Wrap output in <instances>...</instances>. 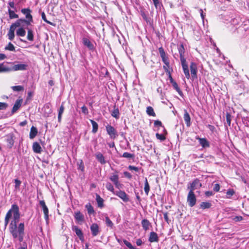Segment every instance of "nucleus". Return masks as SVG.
<instances>
[{
  "mask_svg": "<svg viewBox=\"0 0 249 249\" xmlns=\"http://www.w3.org/2000/svg\"><path fill=\"white\" fill-rule=\"evenodd\" d=\"M20 219L19 209L18 205L12 204L10 209L7 212L4 218V229H5L9 223V231L14 239L17 238V235L19 234V230L24 231V223H20L17 225Z\"/></svg>",
  "mask_w": 249,
  "mask_h": 249,
  "instance_id": "f257e3e1",
  "label": "nucleus"
},
{
  "mask_svg": "<svg viewBox=\"0 0 249 249\" xmlns=\"http://www.w3.org/2000/svg\"><path fill=\"white\" fill-rule=\"evenodd\" d=\"M21 13L25 16L26 19L19 18L16 20L21 26L23 24H25L27 26L31 25V22H33V17L31 15L32 10L29 8H23L21 10Z\"/></svg>",
  "mask_w": 249,
  "mask_h": 249,
  "instance_id": "f03ea898",
  "label": "nucleus"
},
{
  "mask_svg": "<svg viewBox=\"0 0 249 249\" xmlns=\"http://www.w3.org/2000/svg\"><path fill=\"white\" fill-rule=\"evenodd\" d=\"M21 26L18 22H15L14 23H12L10 27L9 30L8 31L7 36L8 39L11 41H12L15 37V31L16 28L18 27Z\"/></svg>",
  "mask_w": 249,
  "mask_h": 249,
  "instance_id": "7ed1b4c3",
  "label": "nucleus"
},
{
  "mask_svg": "<svg viewBox=\"0 0 249 249\" xmlns=\"http://www.w3.org/2000/svg\"><path fill=\"white\" fill-rule=\"evenodd\" d=\"M187 202L190 207H192L196 205V198L194 192H189L187 197Z\"/></svg>",
  "mask_w": 249,
  "mask_h": 249,
  "instance_id": "20e7f679",
  "label": "nucleus"
},
{
  "mask_svg": "<svg viewBox=\"0 0 249 249\" xmlns=\"http://www.w3.org/2000/svg\"><path fill=\"white\" fill-rule=\"evenodd\" d=\"M202 186V184L198 178L195 179L190 185H188L187 189L189 191L194 192L196 189H199Z\"/></svg>",
  "mask_w": 249,
  "mask_h": 249,
  "instance_id": "39448f33",
  "label": "nucleus"
},
{
  "mask_svg": "<svg viewBox=\"0 0 249 249\" xmlns=\"http://www.w3.org/2000/svg\"><path fill=\"white\" fill-rule=\"evenodd\" d=\"M106 129L107 133L109 135L111 139H115L118 136L117 131L112 126L107 125L106 126Z\"/></svg>",
  "mask_w": 249,
  "mask_h": 249,
  "instance_id": "423d86ee",
  "label": "nucleus"
},
{
  "mask_svg": "<svg viewBox=\"0 0 249 249\" xmlns=\"http://www.w3.org/2000/svg\"><path fill=\"white\" fill-rule=\"evenodd\" d=\"M5 141L7 142V146L9 148H11L15 142V136L12 133H9L5 136Z\"/></svg>",
  "mask_w": 249,
  "mask_h": 249,
  "instance_id": "0eeeda50",
  "label": "nucleus"
},
{
  "mask_svg": "<svg viewBox=\"0 0 249 249\" xmlns=\"http://www.w3.org/2000/svg\"><path fill=\"white\" fill-rule=\"evenodd\" d=\"M28 65L26 64H17L10 67L11 71L27 70Z\"/></svg>",
  "mask_w": 249,
  "mask_h": 249,
  "instance_id": "6e6552de",
  "label": "nucleus"
},
{
  "mask_svg": "<svg viewBox=\"0 0 249 249\" xmlns=\"http://www.w3.org/2000/svg\"><path fill=\"white\" fill-rule=\"evenodd\" d=\"M159 52L160 54L162 61L167 67H169V61L168 57L166 56L164 50L162 47L159 48Z\"/></svg>",
  "mask_w": 249,
  "mask_h": 249,
  "instance_id": "1a4fd4ad",
  "label": "nucleus"
},
{
  "mask_svg": "<svg viewBox=\"0 0 249 249\" xmlns=\"http://www.w3.org/2000/svg\"><path fill=\"white\" fill-rule=\"evenodd\" d=\"M39 204L42 208V209L44 213V218L46 221L49 219V210L46 205L45 202L44 200H40L39 201Z\"/></svg>",
  "mask_w": 249,
  "mask_h": 249,
  "instance_id": "9d476101",
  "label": "nucleus"
},
{
  "mask_svg": "<svg viewBox=\"0 0 249 249\" xmlns=\"http://www.w3.org/2000/svg\"><path fill=\"white\" fill-rule=\"evenodd\" d=\"M191 74L193 79L197 77V69L196 64L194 62H191L190 66Z\"/></svg>",
  "mask_w": 249,
  "mask_h": 249,
  "instance_id": "9b49d317",
  "label": "nucleus"
},
{
  "mask_svg": "<svg viewBox=\"0 0 249 249\" xmlns=\"http://www.w3.org/2000/svg\"><path fill=\"white\" fill-rule=\"evenodd\" d=\"M114 194L119 196L125 202L129 201L128 196L124 191L120 190L119 191H116L115 193H114Z\"/></svg>",
  "mask_w": 249,
  "mask_h": 249,
  "instance_id": "f8f14e48",
  "label": "nucleus"
},
{
  "mask_svg": "<svg viewBox=\"0 0 249 249\" xmlns=\"http://www.w3.org/2000/svg\"><path fill=\"white\" fill-rule=\"evenodd\" d=\"M82 43L84 46H86L89 50L93 51L95 49V47L93 43L86 37L82 38Z\"/></svg>",
  "mask_w": 249,
  "mask_h": 249,
  "instance_id": "ddd939ff",
  "label": "nucleus"
},
{
  "mask_svg": "<svg viewBox=\"0 0 249 249\" xmlns=\"http://www.w3.org/2000/svg\"><path fill=\"white\" fill-rule=\"evenodd\" d=\"M74 217L76 221L80 224H81L84 221V216L80 211L76 212L74 213Z\"/></svg>",
  "mask_w": 249,
  "mask_h": 249,
  "instance_id": "4468645a",
  "label": "nucleus"
},
{
  "mask_svg": "<svg viewBox=\"0 0 249 249\" xmlns=\"http://www.w3.org/2000/svg\"><path fill=\"white\" fill-rule=\"evenodd\" d=\"M196 139L198 140L199 144L203 148H207L210 147V142L206 138H200L198 136H196Z\"/></svg>",
  "mask_w": 249,
  "mask_h": 249,
  "instance_id": "2eb2a0df",
  "label": "nucleus"
},
{
  "mask_svg": "<svg viewBox=\"0 0 249 249\" xmlns=\"http://www.w3.org/2000/svg\"><path fill=\"white\" fill-rule=\"evenodd\" d=\"M181 63L185 76L188 79H189L190 77V74L186 61L181 62Z\"/></svg>",
  "mask_w": 249,
  "mask_h": 249,
  "instance_id": "dca6fc26",
  "label": "nucleus"
},
{
  "mask_svg": "<svg viewBox=\"0 0 249 249\" xmlns=\"http://www.w3.org/2000/svg\"><path fill=\"white\" fill-rule=\"evenodd\" d=\"M90 230L93 236L97 235L99 232V226L96 223H93L90 226Z\"/></svg>",
  "mask_w": 249,
  "mask_h": 249,
  "instance_id": "f3484780",
  "label": "nucleus"
},
{
  "mask_svg": "<svg viewBox=\"0 0 249 249\" xmlns=\"http://www.w3.org/2000/svg\"><path fill=\"white\" fill-rule=\"evenodd\" d=\"M178 51L179 53L180 61H186V59L184 58V54L185 53V49L184 48L183 45L182 44H180L178 47Z\"/></svg>",
  "mask_w": 249,
  "mask_h": 249,
  "instance_id": "a211bd4d",
  "label": "nucleus"
},
{
  "mask_svg": "<svg viewBox=\"0 0 249 249\" xmlns=\"http://www.w3.org/2000/svg\"><path fill=\"white\" fill-rule=\"evenodd\" d=\"M22 102V99L17 100L16 101L11 111L12 114L15 113L19 108L21 107Z\"/></svg>",
  "mask_w": 249,
  "mask_h": 249,
  "instance_id": "6ab92c4d",
  "label": "nucleus"
},
{
  "mask_svg": "<svg viewBox=\"0 0 249 249\" xmlns=\"http://www.w3.org/2000/svg\"><path fill=\"white\" fill-rule=\"evenodd\" d=\"M72 230L74 231L80 240L83 239V234L82 231L77 226H72Z\"/></svg>",
  "mask_w": 249,
  "mask_h": 249,
  "instance_id": "aec40b11",
  "label": "nucleus"
},
{
  "mask_svg": "<svg viewBox=\"0 0 249 249\" xmlns=\"http://www.w3.org/2000/svg\"><path fill=\"white\" fill-rule=\"evenodd\" d=\"M25 24H23V25L20 27H18L19 28L16 31V35L18 36H24L26 35V31L25 28H24V26Z\"/></svg>",
  "mask_w": 249,
  "mask_h": 249,
  "instance_id": "412c9836",
  "label": "nucleus"
},
{
  "mask_svg": "<svg viewBox=\"0 0 249 249\" xmlns=\"http://www.w3.org/2000/svg\"><path fill=\"white\" fill-rule=\"evenodd\" d=\"M183 119L185 122V124H186V125L188 127L190 126L191 124V118L189 114L186 109L184 110Z\"/></svg>",
  "mask_w": 249,
  "mask_h": 249,
  "instance_id": "4be33fe9",
  "label": "nucleus"
},
{
  "mask_svg": "<svg viewBox=\"0 0 249 249\" xmlns=\"http://www.w3.org/2000/svg\"><path fill=\"white\" fill-rule=\"evenodd\" d=\"M10 71V67H8L4 63H0V73H5Z\"/></svg>",
  "mask_w": 249,
  "mask_h": 249,
  "instance_id": "5701e85b",
  "label": "nucleus"
},
{
  "mask_svg": "<svg viewBox=\"0 0 249 249\" xmlns=\"http://www.w3.org/2000/svg\"><path fill=\"white\" fill-rule=\"evenodd\" d=\"M95 157L97 160L102 164H104L106 163L105 158L103 155L100 152H97L95 154Z\"/></svg>",
  "mask_w": 249,
  "mask_h": 249,
  "instance_id": "b1692460",
  "label": "nucleus"
},
{
  "mask_svg": "<svg viewBox=\"0 0 249 249\" xmlns=\"http://www.w3.org/2000/svg\"><path fill=\"white\" fill-rule=\"evenodd\" d=\"M33 150L36 153H41L42 148L37 142H34L33 144Z\"/></svg>",
  "mask_w": 249,
  "mask_h": 249,
  "instance_id": "393cba45",
  "label": "nucleus"
},
{
  "mask_svg": "<svg viewBox=\"0 0 249 249\" xmlns=\"http://www.w3.org/2000/svg\"><path fill=\"white\" fill-rule=\"evenodd\" d=\"M148 240L150 242H158L159 240L158 234L154 231L151 232Z\"/></svg>",
  "mask_w": 249,
  "mask_h": 249,
  "instance_id": "a878e982",
  "label": "nucleus"
},
{
  "mask_svg": "<svg viewBox=\"0 0 249 249\" xmlns=\"http://www.w3.org/2000/svg\"><path fill=\"white\" fill-rule=\"evenodd\" d=\"M141 223L142 228L144 230L147 231L149 229V226L150 225V223L147 219H143Z\"/></svg>",
  "mask_w": 249,
  "mask_h": 249,
  "instance_id": "bb28decb",
  "label": "nucleus"
},
{
  "mask_svg": "<svg viewBox=\"0 0 249 249\" xmlns=\"http://www.w3.org/2000/svg\"><path fill=\"white\" fill-rule=\"evenodd\" d=\"M37 134V130L36 127L33 126L30 130L29 137L31 139H34Z\"/></svg>",
  "mask_w": 249,
  "mask_h": 249,
  "instance_id": "cd10ccee",
  "label": "nucleus"
},
{
  "mask_svg": "<svg viewBox=\"0 0 249 249\" xmlns=\"http://www.w3.org/2000/svg\"><path fill=\"white\" fill-rule=\"evenodd\" d=\"M96 200L98 204V206L102 208L104 206L103 199L98 194L96 195Z\"/></svg>",
  "mask_w": 249,
  "mask_h": 249,
  "instance_id": "c85d7f7f",
  "label": "nucleus"
},
{
  "mask_svg": "<svg viewBox=\"0 0 249 249\" xmlns=\"http://www.w3.org/2000/svg\"><path fill=\"white\" fill-rule=\"evenodd\" d=\"M58 111V122L60 123L61 121L62 115L64 111V107L63 106V103L62 104Z\"/></svg>",
  "mask_w": 249,
  "mask_h": 249,
  "instance_id": "c756f323",
  "label": "nucleus"
},
{
  "mask_svg": "<svg viewBox=\"0 0 249 249\" xmlns=\"http://www.w3.org/2000/svg\"><path fill=\"white\" fill-rule=\"evenodd\" d=\"M90 122H91L92 125V132L93 133H96L98 131V124L95 121L93 120H90Z\"/></svg>",
  "mask_w": 249,
  "mask_h": 249,
  "instance_id": "7c9ffc66",
  "label": "nucleus"
},
{
  "mask_svg": "<svg viewBox=\"0 0 249 249\" xmlns=\"http://www.w3.org/2000/svg\"><path fill=\"white\" fill-rule=\"evenodd\" d=\"M28 31L27 34V39L29 41H33L34 40V34L32 30L30 28H26Z\"/></svg>",
  "mask_w": 249,
  "mask_h": 249,
  "instance_id": "2f4dec72",
  "label": "nucleus"
},
{
  "mask_svg": "<svg viewBox=\"0 0 249 249\" xmlns=\"http://www.w3.org/2000/svg\"><path fill=\"white\" fill-rule=\"evenodd\" d=\"M118 172L116 171L115 174H112L109 177V179L114 183L119 180V176L117 174Z\"/></svg>",
  "mask_w": 249,
  "mask_h": 249,
  "instance_id": "473e14b6",
  "label": "nucleus"
},
{
  "mask_svg": "<svg viewBox=\"0 0 249 249\" xmlns=\"http://www.w3.org/2000/svg\"><path fill=\"white\" fill-rule=\"evenodd\" d=\"M172 85L174 88V89L178 92V93L179 94V95L182 96L183 95V93L182 91L180 90V88L178 86V84L175 81L172 83Z\"/></svg>",
  "mask_w": 249,
  "mask_h": 249,
  "instance_id": "72a5a7b5",
  "label": "nucleus"
},
{
  "mask_svg": "<svg viewBox=\"0 0 249 249\" xmlns=\"http://www.w3.org/2000/svg\"><path fill=\"white\" fill-rule=\"evenodd\" d=\"M212 206V204L208 202H202L200 205V208L202 209H209Z\"/></svg>",
  "mask_w": 249,
  "mask_h": 249,
  "instance_id": "f704fd0d",
  "label": "nucleus"
},
{
  "mask_svg": "<svg viewBox=\"0 0 249 249\" xmlns=\"http://www.w3.org/2000/svg\"><path fill=\"white\" fill-rule=\"evenodd\" d=\"M8 13L10 19L17 18H18V15L16 14L14 11L11 10L10 8L8 9Z\"/></svg>",
  "mask_w": 249,
  "mask_h": 249,
  "instance_id": "c9c22d12",
  "label": "nucleus"
},
{
  "mask_svg": "<svg viewBox=\"0 0 249 249\" xmlns=\"http://www.w3.org/2000/svg\"><path fill=\"white\" fill-rule=\"evenodd\" d=\"M146 111L147 114L149 116H152L154 117L156 116V114L154 111L153 108L150 106L147 107Z\"/></svg>",
  "mask_w": 249,
  "mask_h": 249,
  "instance_id": "e433bc0d",
  "label": "nucleus"
},
{
  "mask_svg": "<svg viewBox=\"0 0 249 249\" xmlns=\"http://www.w3.org/2000/svg\"><path fill=\"white\" fill-rule=\"evenodd\" d=\"M144 190L145 194L146 195H148L149 190H150V186H149V183L148 182V181H147V179L146 178H145V181H144Z\"/></svg>",
  "mask_w": 249,
  "mask_h": 249,
  "instance_id": "4c0bfd02",
  "label": "nucleus"
},
{
  "mask_svg": "<svg viewBox=\"0 0 249 249\" xmlns=\"http://www.w3.org/2000/svg\"><path fill=\"white\" fill-rule=\"evenodd\" d=\"M105 222H106V225L107 227H109L111 229L113 228V227L114 226V224H113V222L111 221V220L109 218V217L108 216H106V217H105Z\"/></svg>",
  "mask_w": 249,
  "mask_h": 249,
  "instance_id": "58836bf2",
  "label": "nucleus"
},
{
  "mask_svg": "<svg viewBox=\"0 0 249 249\" xmlns=\"http://www.w3.org/2000/svg\"><path fill=\"white\" fill-rule=\"evenodd\" d=\"M86 208L89 214H92L94 212L93 207L90 204H87Z\"/></svg>",
  "mask_w": 249,
  "mask_h": 249,
  "instance_id": "ea45409f",
  "label": "nucleus"
},
{
  "mask_svg": "<svg viewBox=\"0 0 249 249\" xmlns=\"http://www.w3.org/2000/svg\"><path fill=\"white\" fill-rule=\"evenodd\" d=\"M5 49L6 50H8L10 51L15 52V48L14 46L11 42H9L8 44V45L6 46H5Z\"/></svg>",
  "mask_w": 249,
  "mask_h": 249,
  "instance_id": "a19ab883",
  "label": "nucleus"
},
{
  "mask_svg": "<svg viewBox=\"0 0 249 249\" xmlns=\"http://www.w3.org/2000/svg\"><path fill=\"white\" fill-rule=\"evenodd\" d=\"M20 231H19V234H18L17 236V238H18V241L20 242H21L23 240V237L24 235V231H22L21 229L19 230Z\"/></svg>",
  "mask_w": 249,
  "mask_h": 249,
  "instance_id": "79ce46f5",
  "label": "nucleus"
},
{
  "mask_svg": "<svg viewBox=\"0 0 249 249\" xmlns=\"http://www.w3.org/2000/svg\"><path fill=\"white\" fill-rule=\"evenodd\" d=\"M111 115L116 118L118 119L119 117V111L118 108L114 109L111 112Z\"/></svg>",
  "mask_w": 249,
  "mask_h": 249,
  "instance_id": "37998d69",
  "label": "nucleus"
},
{
  "mask_svg": "<svg viewBox=\"0 0 249 249\" xmlns=\"http://www.w3.org/2000/svg\"><path fill=\"white\" fill-rule=\"evenodd\" d=\"M235 194V191L233 189H229L226 193V196L227 198H231V196H232Z\"/></svg>",
  "mask_w": 249,
  "mask_h": 249,
  "instance_id": "c03bdc74",
  "label": "nucleus"
},
{
  "mask_svg": "<svg viewBox=\"0 0 249 249\" xmlns=\"http://www.w3.org/2000/svg\"><path fill=\"white\" fill-rule=\"evenodd\" d=\"M12 89L14 91H23L24 90L23 87L21 86H15L12 87Z\"/></svg>",
  "mask_w": 249,
  "mask_h": 249,
  "instance_id": "a18cd8bd",
  "label": "nucleus"
},
{
  "mask_svg": "<svg viewBox=\"0 0 249 249\" xmlns=\"http://www.w3.org/2000/svg\"><path fill=\"white\" fill-rule=\"evenodd\" d=\"M122 157L128 159L134 158L135 156L134 154H130L128 152H124L123 153Z\"/></svg>",
  "mask_w": 249,
  "mask_h": 249,
  "instance_id": "49530a36",
  "label": "nucleus"
},
{
  "mask_svg": "<svg viewBox=\"0 0 249 249\" xmlns=\"http://www.w3.org/2000/svg\"><path fill=\"white\" fill-rule=\"evenodd\" d=\"M14 182H15V189L16 190H19V187H20V184L21 183V181H20L18 179H15L14 180Z\"/></svg>",
  "mask_w": 249,
  "mask_h": 249,
  "instance_id": "de8ad7c7",
  "label": "nucleus"
},
{
  "mask_svg": "<svg viewBox=\"0 0 249 249\" xmlns=\"http://www.w3.org/2000/svg\"><path fill=\"white\" fill-rule=\"evenodd\" d=\"M41 17H42V19H43L45 22H46V23H47L48 24H50V25H54V24H53L52 22H50V21H48V20L47 19V18H46L45 14V13H44V12H42L41 13Z\"/></svg>",
  "mask_w": 249,
  "mask_h": 249,
  "instance_id": "09e8293b",
  "label": "nucleus"
},
{
  "mask_svg": "<svg viewBox=\"0 0 249 249\" xmlns=\"http://www.w3.org/2000/svg\"><path fill=\"white\" fill-rule=\"evenodd\" d=\"M106 188L108 190L113 193L114 192V188L113 185L110 182H107L106 185Z\"/></svg>",
  "mask_w": 249,
  "mask_h": 249,
  "instance_id": "8fccbe9b",
  "label": "nucleus"
},
{
  "mask_svg": "<svg viewBox=\"0 0 249 249\" xmlns=\"http://www.w3.org/2000/svg\"><path fill=\"white\" fill-rule=\"evenodd\" d=\"M156 137L157 139L160 140L161 141H163L165 140L166 138L163 134H159L158 133L156 134Z\"/></svg>",
  "mask_w": 249,
  "mask_h": 249,
  "instance_id": "3c124183",
  "label": "nucleus"
},
{
  "mask_svg": "<svg viewBox=\"0 0 249 249\" xmlns=\"http://www.w3.org/2000/svg\"><path fill=\"white\" fill-rule=\"evenodd\" d=\"M231 115L229 113L226 114V121L229 126L231 125Z\"/></svg>",
  "mask_w": 249,
  "mask_h": 249,
  "instance_id": "603ef678",
  "label": "nucleus"
},
{
  "mask_svg": "<svg viewBox=\"0 0 249 249\" xmlns=\"http://www.w3.org/2000/svg\"><path fill=\"white\" fill-rule=\"evenodd\" d=\"M8 105L5 103L0 102V110L5 109Z\"/></svg>",
  "mask_w": 249,
  "mask_h": 249,
  "instance_id": "864d4df0",
  "label": "nucleus"
},
{
  "mask_svg": "<svg viewBox=\"0 0 249 249\" xmlns=\"http://www.w3.org/2000/svg\"><path fill=\"white\" fill-rule=\"evenodd\" d=\"M154 125L155 126H162V123L161 122V121H159V120H156L154 122ZM163 127H164L163 126ZM163 129H164V131H166V130L164 128H163Z\"/></svg>",
  "mask_w": 249,
  "mask_h": 249,
  "instance_id": "5fc2aeb1",
  "label": "nucleus"
},
{
  "mask_svg": "<svg viewBox=\"0 0 249 249\" xmlns=\"http://www.w3.org/2000/svg\"><path fill=\"white\" fill-rule=\"evenodd\" d=\"M81 109H82V112L84 114L87 115L89 113L88 109L86 106H83L81 107Z\"/></svg>",
  "mask_w": 249,
  "mask_h": 249,
  "instance_id": "6e6d98bb",
  "label": "nucleus"
},
{
  "mask_svg": "<svg viewBox=\"0 0 249 249\" xmlns=\"http://www.w3.org/2000/svg\"><path fill=\"white\" fill-rule=\"evenodd\" d=\"M220 188V185L218 183H216L214 185V187L213 188V190L214 192H217L219 191Z\"/></svg>",
  "mask_w": 249,
  "mask_h": 249,
  "instance_id": "4d7b16f0",
  "label": "nucleus"
},
{
  "mask_svg": "<svg viewBox=\"0 0 249 249\" xmlns=\"http://www.w3.org/2000/svg\"><path fill=\"white\" fill-rule=\"evenodd\" d=\"M114 185H115V187H116L117 188L119 189H121V188L122 187V186H123V184H121V183L119 182V180H118V181H116L115 183H114Z\"/></svg>",
  "mask_w": 249,
  "mask_h": 249,
  "instance_id": "13d9d810",
  "label": "nucleus"
},
{
  "mask_svg": "<svg viewBox=\"0 0 249 249\" xmlns=\"http://www.w3.org/2000/svg\"><path fill=\"white\" fill-rule=\"evenodd\" d=\"M128 169L130 170H134L136 172H138L139 170V168L138 167L132 165H129L128 166Z\"/></svg>",
  "mask_w": 249,
  "mask_h": 249,
  "instance_id": "bf43d9fd",
  "label": "nucleus"
},
{
  "mask_svg": "<svg viewBox=\"0 0 249 249\" xmlns=\"http://www.w3.org/2000/svg\"><path fill=\"white\" fill-rule=\"evenodd\" d=\"M205 195L206 196L210 197L211 196H213L214 195V193H213V191H208L205 192Z\"/></svg>",
  "mask_w": 249,
  "mask_h": 249,
  "instance_id": "052dcab7",
  "label": "nucleus"
},
{
  "mask_svg": "<svg viewBox=\"0 0 249 249\" xmlns=\"http://www.w3.org/2000/svg\"><path fill=\"white\" fill-rule=\"evenodd\" d=\"M124 175L125 177L129 179H131L132 177V175L129 172L126 171L124 172Z\"/></svg>",
  "mask_w": 249,
  "mask_h": 249,
  "instance_id": "680f3d73",
  "label": "nucleus"
},
{
  "mask_svg": "<svg viewBox=\"0 0 249 249\" xmlns=\"http://www.w3.org/2000/svg\"><path fill=\"white\" fill-rule=\"evenodd\" d=\"M163 215H164V218L165 220L168 223H169V218H168V213L167 212L164 213H163Z\"/></svg>",
  "mask_w": 249,
  "mask_h": 249,
  "instance_id": "e2e57ef3",
  "label": "nucleus"
},
{
  "mask_svg": "<svg viewBox=\"0 0 249 249\" xmlns=\"http://www.w3.org/2000/svg\"><path fill=\"white\" fill-rule=\"evenodd\" d=\"M153 1V3L154 4L156 8L158 7V6H160V2L159 1V0H152Z\"/></svg>",
  "mask_w": 249,
  "mask_h": 249,
  "instance_id": "0e129e2a",
  "label": "nucleus"
},
{
  "mask_svg": "<svg viewBox=\"0 0 249 249\" xmlns=\"http://www.w3.org/2000/svg\"><path fill=\"white\" fill-rule=\"evenodd\" d=\"M142 244V240H141V239H138L136 240V244L137 246H141Z\"/></svg>",
  "mask_w": 249,
  "mask_h": 249,
  "instance_id": "69168bd1",
  "label": "nucleus"
},
{
  "mask_svg": "<svg viewBox=\"0 0 249 249\" xmlns=\"http://www.w3.org/2000/svg\"><path fill=\"white\" fill-rule=\"evenodd\" d=\"M8 5H9V6L12 8H13V9H15V3L13 1H9L8 2Z\"/></svg>",
  "mask_w": 249,
  "mask_h": 249,
  "instance_id": "338daca9",
  "label": "nucleus"
},
{
  "mask_svg": "<svg viewBox=\"0 0 249 249\" xmlns=\"http://www.w3.org/2000/svg\"><path fill=\"white\" fill-rule=\"evenodd\" d=\"M169 67H167L166 65L165 66H163V69L166 72V73H168V74H170V71H169L168 70V68Z\"/></svg>",
  "mask_w": 249,
  "mask_h": 249,
  "instance_id": "774afa93",
  "label": "nucleus"
}]
</instances>
